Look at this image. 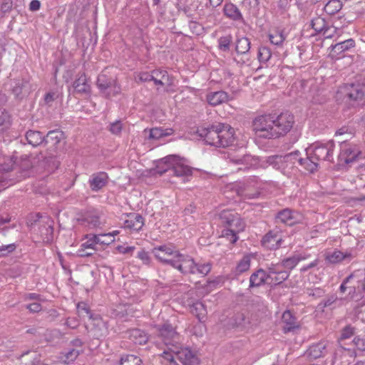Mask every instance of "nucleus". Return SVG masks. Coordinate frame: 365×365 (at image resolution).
Here are the masks:
<instances>
[{"instance_id": "obj_4", "label": "nucleus", "mask_w": 365, "mask_h": 365, "mask_svg": "<svg viewBox=\"0 0 365 365\" xmlns=\"http://www.w3.org/2000/svg\"><path fill=\"white\" fill-rule=\"evenodd\" d=\"M172 267L182 274H200L202 276L207 275L211 270V265L209 263L196 264L191 257L182 255L179 252L175 254Z\"/></svg>"}, {"instance_id": "obj_26", "label": "nucleus", "mask_w": 365, "mask_h": 365, "mask_svg": "<svg viewBox=\"0 0 365 365\" xmlns=\"http://www.w3.org/2000/svg\"><path fill=\"white\" fill-rule=\"evenodd\" d=\"M311 257L310 254L305 252L294 254L292 256L283 259L279 265L287 269H294L297 264L303 260H306Z\"/></svg>"}, {"instance_id": "obj_18", "label": "nucleus", "mask_w": 365, "mask_h": 365, "mask_svg": "<svg viewBox=\"0 0 365 365\" xmlns=\"http://www.w3.org/2000/svg\"><path fill=\"white\" fill-rule=\"evenodd\" d=\"M74 93L81 96H90L91 88L85 73H78L73 83Z\"/></svg>"}, {"instance_id": "obj_29", "label": "nucleus", "mask_w": 365, "mask_h": 365, "mask_svg": "<svg viewBox=\"0 0 365 365\" xmlns=\"http://www.w3.org/2000/svg\"><path fill=\"white\" fill-rule=\"evenodd\" d=\"M151 77L153 78V81L157 86H170L173 84L172 78L165 70H153Z\"/></svg>"}, {"instance_id": "obj_5", "label": "nucleus", "mask_w": 365, "mask_h": 365, "mask_svg": "<svg viewBox=\"0 0 365 365\" xmlns=\"http://www.w3.org/2000/svg\"><path fill=\"white\" fill-rule=\"evenodd\" d=\"M158 173L163 174L170 172V175H173L180 178H187L192 175V168L185 165L182 159L175 155H168L162 158L158 165Z\"/></svg>"}, {"instance_id": "obj_3", "label": "nucleus", "mask_w": 365, "mask_h": 365, "mask_svg": "<svg viewBox=\"0 0 365 365\" xmlns=\"http://www.w3.org/2000/svg\"><path fill=\"white\" fill-rule=\"evenodd\" d=\"M220 220L228 227L223 231V236L231 243L236 242L238 240L237 233L243 231L245 227V223L240 215L232 210H224L220 213Z\"/></svg>"}, {"instance_id": "obj_39", "label": "nucleus", "mask_w": 365, "mask_h": 365, "mask_svg": "<svg viewBox=\"0 0 365 365\" xmlns=\"http://www.w3.org/2000/svg\"><path fill=\"white\" fill-rule=\"evenodd\" d=\"M190 312L199 319L200 322L204 320L207 314L205 307L201 302H195L190 307Z\"/></svg>"}, {"instance_id": "obj_50", "label": "nucleus", "mask_w": 365, "mask_h": 365, "mask_svg": "<svg viewBox=\"0 0 365 365\" xmlns=\"http://www.w3.org/2000/svg\"><path fill=\"white\" fill-rule=\"evenodd\" d=\"M272 57L271 50L267 46H261L258 48L257 58L261 63H267Z\"/></svg>"}, {"instance_id": "obj_53", "label": "nucleus", "mask_w": 365, "mask_h": 365, "mask_svg": "<svg viewBox=\"0 0 365 365\" xmlns=\"http://www.w3.org/2000/svg\"><path fill=\"white\" fill-rule=\"evenodd\" d=\"M232 42V36L230 35L222 36L218 39V47L222 51H228L230 50Z\"/></svg>"}, {"instance_id": "obj_15", "label": "nucleus", "mask_w": 365, "mask_h": 365, "mask_svg": "<svg viewBox=\"0 0 365 365\" xmlns=\"http://www.w3.org/2000/svg\"><path fill=\"white\" fill-rule=\"evenodd\" d=\"M280 267L279 264H272L267 268V284H279L289 277V272L281 269Z\"/></svg>"}, {"instance_id": "obj_31", "label": "nucleus", "mask_w": 365, "mask_h": 365, "mask_svg": "<svg viewBox=\"0 0 365 365\" xmlns=\"http://www.w3.org/2000/svg\"><path fill=\"white\" fill-rule=\"evenodd\" d=\"M264 284H267V271L259 269L251 274L250 277V287H258Z\"/></svg>"}, {"instance_id": "obj_38", "label": "nucleus", "mask_w": 365, "mask_h": 365, "mask_svg": "<svg viewBox=\"0 0 365 365\" xmlns=\"http://www.w3.org/2000/svg\"><path fill=\"white\" fill-rule=\"evenodd\" d=\"M355 46V41L352 38L343 41L331 46L332 51L337 55L342 53Z\"/></svg>"}, {"instance_id": "obj_33", "label": "nucleus", "mask_w": 365, "mask_h": 365, "mask_svg": "<svg viewBox=\"0 0 365 365\" xmlns=\"http://www.w3.org/2000/svg\"><path fill=\"white\" fill-rule=\"evenodd\" d=\"M38 234L44 243H50L53 238V228L51 222L42 224L38 227Z\"/></svg>"}, {"instance_id": "obj_28", "label": "nucleus", "mask_w": 365, "mask_h": 365, "mask_svg": "<svg viewBox=\"0 0 365 365\" xmlns=\"http://www.w3.org/2000/svg\"><path fill=\"white\" fill-rule=\"evenodd\" d=\"M31 91V86L29 81L26 79H19L14 81L12 88L13 93L17 98H22L28 95Z\"/></svg>"}, {"instance_id": "obj_56", "label": "nucleus", "mask_w": 365, "mask_h": 365, "mask_svg": "<svg viewBox=\"0 0 365 365\" xmlns=\"http://www.w3.org/2000/svg\"><path fill=\"white\" fill-rule=\"evenodd\" d=\"M59 94L56 91H51L47 93L44 96V103L48 106H52L53 103L58 99Z\"/></svg>"}, {"instance_id": "obj_24", "label": "nucleus", "mask_w": 365, "mask_h": 365, "mask_svg": "<svg viewBox=\"0 0 365 365\" xmlns=\"http://www.w3.org/2000/svg\"><path fill=\"white\" fill-rule=\"evenodd\" d=\"M81 221L91 228L99 227L104 224L101 212L96 210L88 211Z\"/></svg>"}, {"instance_id": "obj_12", "label": "nucleus", "mask_w": 365, "mask_h": 365, "mask_svg": "<svg viewBox=\"0 0 365 365\" xmlns=\"http://www.w3.org/2000/svg\"><path fill=\"white\" fill-rule=\"evenodd\" d=\"M98 88L107 97L115 96L120 92V88L117 86L114 79L108 78L106 74L101 73L97 79Z\"/></svg>"}, {"instance_id": "obj_7", "label": "nucleus", "mask_w": 365, "mask_h": 365, "mask_svg": "<svg viewBox=\"0 0 365 365\" xmlns=\"http://www.w3.org/2000/svg\"><path fill=\"white\" fill-rule=\"evenodd\" d=\"M274 123L273 114L261 115L253 120L252 128L255 134L259 138H275Z\"/></svg>"}, {"instance_id": "obj_47", "label": "nucleus", "mask_w": 365, "mask_h": 365, "mask_svg": "<svg viewBox=\"0 0 365 365\" xmlns=\"http://www.w3.org/2000/svg\"><path fill=\"white\" fill-rule=\"evenodd\" d=\"M311 26L317 33H322L328 25L324 18L317 16L312 20Z\"/></svg>"}, {"instance_id": "obj_51", "label": "nucleus", "mask_w": 365, "mask_h": 365, "mask_svg": "<svg viewBox=\"0 0 365 365\" xmlns=\"http://www.w3.org/2000/svg\"><path fill=\"white\" fill-rule=\"evenodd\" d=\"M10 123V117L8 113L0 108V133L6 129Z\"/></svg>"}, {"instance_id": "obj_34", "label": "nucleus", "mask_w": 365, "mask_h": 365, "mask_svg": "<svg viewBox=\"0 0 365 365\" xmlns=\"http://www.w3.org/2000/svg\"><path fill=\"white\" fill-rule=\"evenodd\" d=\"M282 323L284 324L283 327L284 332L287 333L295 328L298 327L296 318L293 316L290 311H285L282 317Z\"/></svg>"}, {"instance_id": "obj_11", "label": "nucleus", "mask_w": 365, "mask_h": 365, "mask_svg": "<svg viewBox=\"0 0 365 365\" xmlns=\"http://www.w3.org/2000/svg\"><path fill=\"white\" fill-rule=\"evenodd\" d=\"M361 154L357 145L343 142L340 145V153L338 155L339 164L348 165L356 161Z\"/></svg>"}, {"instance_id": "obj_21", "label": "nucleus", "mask_w": 365, "mask_h": 365, "mask_svg": "<svg viewBox=\"0 0 365 365\" xmlns=\"http://www.w3.org/2000/svg\"><path fill=\"white\" fill-rule=\"evenodd\" d=\"M176 252H178L174 251L167 246H160L153 250V253L157 259L170 266H172L173 262L175 259V254Z\"/></svg>"}, {"instance_id": "obj_2", "label": "nucleus", "mask_w": 365, "mask_h": 365, "mask_svg": "<svg viewBox=\"0 0 365 365\" xmlns=\"http://www.w3.org/2000/svg\"><path fill=\"white\" fill-rule=\"evenodd\" d=\"M161 363L163 365H178L175 358L183 365H197L198 359L190 349L178 344H173V348H168L160 356Z\"/></svg>"}, {"instance_id": "obj_40", "label": "nucleus", "mask_w": 365, "mask_h": 365, "mask_svg": "<svg viewBox=\"0 0 365 365\" xmlns=\"http://www.w3.org/2000/svg\"><path fill=\"white\" fill-rule=\"evenodd\" d=\"M63 138V133L58 130L49 131L46 136L44 137L43 143L45 144L51 143L55 145L60 143Z\"/></svg>"}, {"instance_id": "obj_44", "label": "nucleus", "mask_w": 365, "mask_h": 365, "mask_svg": "<svg viewBox=\"0 0 365 365\" xmlns=\"http://www.w3.org/2000/svg\"><path fill=\"white\" fill-rule=\"evenodd\" d=\"M325 344L323 342H320L316 344L312 345L308 351L309 355L313 359H317L322 356L325 353Z\"/></svg>"}, {"instance_id": "obj_20", "label": "nucleus", "mask_w": 365, "mask_h": 365, "mask_svg": "<svg viewBox=\"0 0 365 365\" xmlns=\"http://www.w3.org/2000/svg\"><path fill=\"white\" fill-rule=\"evenodd\" d=\"M282 238L278 230H272L262 239V245L268 250H277L281 247Z\"/></svg>"}, {"instance_id": "obj_64", "label": "nucleus", "mask_w": 365, "mask_h": 365, "mask_svg": "<svg viewBox=\"0 0 365 365\" xmlns=\"http://www.w3.org/2000/svg\"><path fill=\"white\" fill-rule=\"evenodd\" d=\"M137 257L142 260L145 264H148L150 262V257L148 252L141 250L138 252Z\"/></svg>"}, {"instance_id": "obj_22", "label": "nucleus", "mask_w": 365, "mask_h": 365, "mask_svg": "<svg viewBox=\"0 0 365 365\" xmlns=\"http://www.w3.org/2000/svg\"><path fill=\"white\" fill-rule=\"evenodd\" d=\"M231 320L233 326L242 329L248 328L257 323V319L251 318L250 314L246 312L236 313Z\"/></svg>"}, {"instance_id": "obj_16", "label": "nucleus", "mask_w": 365, "mask_h": 365, "mask_svg": "<svg viewBox=\"0 0 365 365\" xmlns=\"http://www.w3.org/2000/svg\"><path fill=\"white\" fill-rule=\"evenodd\" d=\"M300 220V215L289 208H285L279 212L275 216L276 224H284L288 226H292Z\"/></svg>"}, {"instance_id": "obj_42", "label": "nucleus", "mask_w": 365, "mask_h": 365, "mask_svg": "<svg viewBox=\"0 0 365 365\" xmlns=\"http://www.w3.org/2000/svg\"><path fill=\"white\" fill-rule=\"evenodd\" d=\"M270 42L276 46H282L286 39V35L284 31L276 29L269 34Z\"/></svg>"}, {"instance_id": "obj_17", "label": "nucleus", "mask_w": 365, "mask_h": 365, "mask_svg": "<svg viewBox=\"0 0 365 365\" xmlns=\"http://www.w3.org/2000/svg\"><path fill=\"white\" fill-rule=\"evenodd\" d=\"M109 177L106 172L93 173L88 180V185L93 192H98L108 183Z\"/></svg>"}, {"instance_id": "obj_37", "label": "nucleus", "mask_w": 365, "mask_h": 365, "mask_svg": "<svg viewBox=\"0 0 365 365\" xmlns=\"http://www.w3.org/2000/svg\"><path fill=\"white\" fill-rule=\"evenodd\" d=\"M29 144L34 147L38 146L43 143L44 136L40 131L29 130L25 135Z\"/></svg>"}, {"instance_id": "obj_61", "label": "nucleus", "mask_w": 365, "mask_h": 365, "mask_svg": "<svg viewBox=\"0 0 365 365\" xmlns=\"http://www.w3.org/2000/svg\"><path fill=\"white\" fill-rule=\"evenodd\" d=\"M96 325H97V326L101 327V333L97 334V336L98 337H102V336H105L107 335V334H108V328H107L106 324L105 322H103L101 319H97Z\"/></svg>"}, {"instance_id": "obj_6", "label": "nucleus", "mask_w": 365, "mask_h": 365, "mask_svg": "<svg viewBox=\"0 0 365 365\" xmlns=\"http://www.w3.org/2000/svg\"><path fill=\"white\" fill-rule=\"evenodd\" d=\"M335 143L333 140L317 141L309 146L306 153L312 155V158L320 161L333 162Z\"/></svg>"}, {"instance_id": "obj_35", "label": "nucleus", "mask_w": 365, "mask_h": 365, "mask_svg": "<svg viewBox=\"0 0 365 365\" xmlns=\"http://www.w3.org/2000/svg\"><path fill=\"white\" fill-rule=\"evenodd\" d=\"M250 41L247 37H237L235 42V51L237 54L247 56L250 50Z\"/></svg>"}, {"instance_id": "obj_43", "label": "nucleus", "mask_w": 365, "mask_h": 365, "mask_svg": "<svg viewBox=\"0 0 365 365\" xmlns=\"http://www.w3.org/2000/svg\"><path fill=\"white\" fill-rule=\"evenodd\" d=\"M81 353H82L81 349L71 348L65 353H62L61 359L63 363L70 364L74 361Z\"/></svg>"}, {"instance_id": "obj_27", "label": "nucleus", "mask_w": 365, "mask_h": 365, "mask_svg": "<svg viewBox=\"0 0 365 365\" xmlns=\"http://www.w3.org/2000/svg\"><path fill=\"white\" fill-rule=\"evenodd\" d=\"M126 337L133 343L139 345L145 344L149 339L148 334L140 329H129L126 332Z\"/></svg>"}, {"instance_id": "obj_23", "label": "nucleus", "mask_w": 365, "mask_h": 365, "mask_svg": "<svg viewBox=\"0 0 365 365\" xmlns=\"http://www.w3.org/2000/svg\"><path fill=\"white\" fill-rule=\"evenodd\" d=\"M127 219L124 220L123 227L132 231H139L144 225L143 217L137 213L127 215Z\"/></svg>"}, {"instance_id": "obj_57", "label": "nucleus", "mask_w": 365, "mask_h": 365, "mask_svg": "<svg viewBox=\"0 0 365 365\" xmlns=\"http://www.w3.org/2000/svg\"><path fill=\"white\" fill-rule=\"evenodd\" d=\"M77 311L80 315L84 316V314L86 316H88L91 318V310L88 304L84 302H81L77 304Z\"/></svg>"}, {"instance_id": "obj_19", "label": "nucleus", "mask_w": 365, "mask_h": 365, "mask_svg": "<svg viewBox=\"0 0 365 365\" xmlns=\"http://www.w3.org/2000/svg\"><path fill=\"white\" fill-rule=\"evenodd\" d=\"M346 96L353 106L364 104L365 103V86L351 85L349 88Z\"/></svg>"}, {"instance_id": "obj_49", "label": "nucleus", "mask_w": 365, "mask_h": 365, "mask_svg": "<svg viewBox=\"0 0 365 365\" xmlns=\"http://www.w3.org/2000/svg\"><path fill=\"white\" fill-rule=\"evenodd\" d=\"M251 263V257L249 255H245L238 262L236 266V272L238 274L243 273L247 271L250 267Z\"/></svg>"}, {"instance_id": "obj_62", "label": "nucleus", "mask_w": 365, "mask_h": 365, "mask_svg": "<svg viewBox=\"0 0 365 365\" xmlns=\"http://www.w3.org/2000/svg\"><path fill=\"white\" fill-rule=\"evenodd\" d=\"M151 75H152V71L150 73L147 72V71H142L138 74V78L140 82H143V83L148 82V81H153V78L151 77Z\"/></svg>"}, {"instance_id": "obj_45", "label": "nucleus", "mask_w": 365, "mask_h": 365, "mask_svg": "<svg viewBox=\"0 0 365 365\" xmlns=\"http://www.w3.org/2000/svg\"><path fill=\"white\" fill-rule=\"evenodd\" d=\"M342 8V3L339 0H330L324 6V10L329 15H334Z\"/></svg>"}, {"instance_id": "obj_58", "label": "nucleus", "mask_w": 365, "mask_h": 365, "mask_svg": "<svg viewBox=\"0 0 365 365\" xmlns=\"http://www.w3.org/2000/svg\"><path fill=\"white\" fill-rule=\"evenodd\" d=\"M252 157L250 155H245L242 157L233 158L231 160L237 165H251Z\"/></svg>"}, {"instance_id": "obj_55", "label": "nucleus", "mask_w": 365, "mask_h": 365, "mask_svg": "<svg viewBox=\"0 0 365 365\" xmlns=\"http://www.w3.org/2000/svg\"><path fill=\"white\" fill-rule=\"evenodd\" d=\"M16 248L14 243L0 246V257H6L13 252Z\"/></svg>"}, {"instance_id": "obj_25", "label": "nucleus", "mask_w": 365, "mask_h": 365, "mask_svg": "<svg viewBox=\"0 0 365 365\" xmlns=\"http://www.w3.org/2000/svg\"><path fill=\"white\" fill-rule=\"evenodd\" d=\"M230 99L228 93L223 91L210 92L206 96L207 102L212 106H219Z\"/></svg>"}, {"instance_id": "obj_1", "label": "nucleus", "mask_w": 365, "mask_h": 365, "mask_svg": "<svg viewBox=\"0 0 365 365\" xmlns=\"http://www.w3.org/2000/svg\"><path fill=\"white\" fill-rule=\"evenodd\" d=\"M196 133L207 144L218 148L229 147L235 140L234 128L226 123L202 125L197 128Z\"/></svg>"}, {"instance_id": "obj_30", "label": "nucleus", "mask_w": 365, "mask_h": 365, "mask_svg": "<svg viewBox=\"0 0 365 365\" xmlns=\"http://www.w3.org/2000/svg\"><path fill=\"white\" fill-rule=\"evenodd\" d=\"M223 13L226 17L233 21H243V16L240 9L236 5L231 2L225 3L223 7Z\"/></svg>"}, {"instance_id": "obj_63", "label": "nucleus", "mask_w": 365, "mask_h": 365, "mask_svg": "<svg viewBox=\"0 0 365 365\" xmlns=\"http://www.w3.org/2000/svg\"><path fill=\"white\" fill-rule=\"evenodd\" d=\"M122 130V124L120 121H115L110 124V131L115 135H118L121 132Z\"/></svg>"}, {"instance_id": "obj_41", "label": "nucleus", "mask_w": 365, "mask_h": 365, "mask_svg": "<svg viewBox=\"0 0 365 365\" xmlns=\"http://www.w3.org/2000/svg\"><path fill=\"white\" fill-rule=\"evenodd\" d=\"M292 154L287 155L285 156L282 155H272L269 156L267 159V163L269 165L272 166L275 169L281 168L282 164L287 161L288 159L291 157Z\"/></svg>"}, {"instance_id": "obj_14", "label": "nucleus", "mask_w": 365, "mask_h": 365, "mask_svg": "<svg viewBox=\"0 0 365 365\" xmlns=\"http://www.w3.org/2000/svg\"><path fill=\"white\" fill-rule=\"evenodd\" d=\"M355 254L351 250H346L342 252L339 250H334L331 252H327L325 254V260L331 264H336L343 262H350L354 257Z\"/></svg>"}, {"instance_id": "obj_13", "label": "nucleus", "mask_w": 365, "mask_h": 365, "mask_svg": "<svg viewBox=\"0 0 365 365\" xmlns=\"http://www.w3.org/2000/svg\"><path fill=\"white\" fill-rule=\"evenodd\" d=\"M156 328L164 343L169 346L168 348H173V344L178 343L179 336L170 324L165 323L163 325L157 326Z\"/></svg>"}, {"instance_id": "obj_10", "label": "nucleus", "mask_w": 365, "mask_h": 365, "mask_svg": "<svg viewBox=\"0 0 365 365\" xmlns=\"http://www.w3.org/2000/svg\"><path fill=\"white\" fill-rule=\"evenodd\" d=\"M274 115V138L285 135L293 128L294 117L289 112L282 113L278 115Z\"/></svg>"}, {"instance_id": "obj_54", "label": "nucleus", "mask_w": 365, "mask_h": 365, "mask_svg": "<svg viewBox=\"0 0 365 365\" xmlns=\"http://www.w3.org/2000/svg\"><path fill=\"white\" fill-rule=\"evenodd\" d=\"M354 277V274H350L347 277H346L342 283L341 284L339 287V291L341 293L344 294L346 289H349V294H351V293L355 292V287L354 286H349L347 287L346 284L349 283L350 280Z\"/></svg>"}, {"instance_id": "obj_46", "label": "nucleus", "mask_w": 365, "mask_h": 365, "mask_svg": "<svg viewBox=\"0 0 365 365\" xmlns=\"http://www.w3.org/2000/svg\"><path fill=\"white\" fill-rule=\"evenodd\" d=\"M119 365H143V361L139 356L128 354L121 357Z\"/></svg>"}, {"instance_id": "obj_52", "label": "nucleus", "mask_w": 365, "mask_h": 365, "mask_svg": "<svg viewBox=\"0 0 365 365\" xmlns=\"http://www.w3.org/2000/svg\"><path fill=\"white\" fill-rule=\"evenodd\" d=\"M85 238L87 239V241L82 243L80 246L81 248L88 249L89 250L96 251V241L94 238V235L89 234L85 236Z\"/></svg>"}, {"instance_id": "obj_8", "label": "nucleus", "mask_w": 365, "mask_h": 365, "mask_svg": "<svg viewBox=\"0 0 365 365\" xmlns=\"http://www.w3.org/2000/svg\"><path fill=\"white\" fill-rule=\"evenodd\" d=\"M29 175L30 171L28 169H24L19 173V175L14 177L13 163L10 160L9 163L0 165V187L10 186Z\"/></svg>"}, {"instance_id": "obj_32", "label": "nucleus", "mask_w": 365, "mask_h": 365, "mask_svg": "<svg viewBox=\"0 0 365 365\" xmlns=\"http://www.w3.org/2000/svg\"><path fill=\"white\" fill-rule=\"evenodd\" d=\"M143 133L145 134L148 133V139L149 140H158L163 137L170 135L173 133V130L172 128H153L151 129H145Z\"/></svg>"}, {"instance_id": "obj_59", "label": "nucleus", "mask_w": 365, "mask_h": 365, "mask_svg": "<svg viewBox=\"0 0 365 365\" xmlns=\"http://www.w3.org/2000/svg\"><path fill=\"white\" fill-rule=\"evenodd\" d=\"M13 8L12 0H3L1 4L0 10L2 14L9 13Z\"/></svg>"}, {"instance_id": "obj_9", "label": "nucleus", "mask_w": 365, "mask_h": 365, "mask_svg": "<svg viewBox=\"0 0 365 365\" xmlns=\"http://www.w3.org/2000/svg\"><path fill=\"white\" fill-rule=\"evenodd\" d=\"M261 182L256 176H250L240 182L237 187V193L244 199H255L260 194Z\"/></svg>"}, {"instance_id": "obj_60", "label": "nucleus", "mask_w": 365, "mask_h": 365, "mask_svg": "<svg viewBox=\"0 0 365 365\" xmlns=\"http://www.w3.org/2000/svg\"><path fill=\"white\" fill-rule=\"evenodd\" d=\"M337 299V297L333 295L326 300L321 302L318 305V308L323 309L324 307H331L333 304L336 302Z\"/></svg>"}, {"instance_id": "obj_48", "label": "nucleus", "mask_w": 365, "mask_h": 365, "mask_svg": "<svg viewBox=\"0 0 365 365\" xmlns=\"http://www.w3.org/2000/svg\"><path fill=\"white\" fill-rule=\"evenodd\" d=\"M114 234L113 233H107V234H101V235H94V238L96 241V245H108L114 242Z\"/></svg>"}, {"instance_id": "obj_36", "label": "nucleus", "mask_w": 365, "mask_h": 365, "mask_svg": "<svg viewBox=\"0 0 365 365\" xmlns=\"http://www.w3.org/2000/svg\"><path fill=\"white\" fill-rule=\"evenodd\" d=\"M307 153L306 158H299V163L309 173H314L317 170L319 167V162Z\"/></svg>"}]
</instances>
